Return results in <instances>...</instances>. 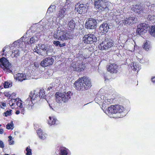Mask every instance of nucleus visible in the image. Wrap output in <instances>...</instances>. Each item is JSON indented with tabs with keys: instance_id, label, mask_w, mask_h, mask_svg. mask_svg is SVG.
<instances>
[{
	"instance_id": "obj_1",
	"label": "nucleus",
	"mask_w": 155,
	"mask_h": 155,
	"mask_svg": "<svg viewBox=\"0 0 155 155\" xmlns=\"http://www.w3.org/2000/svg\"><path fill=\"white\" fill-rule=\"evenodd\" d=\"M91 81L88 78L83 76L79 78L74 83V87L78 91H84L91 87Z\"/></svg>"
},
{
	"instance_id": "obj_2",
	"label": "nucleus",
	"mask_w": 155,
	"mask_h": 155,
	"mask_svg": "<svg viewBox=\"0 0 155 155\" xmlns=\"http://www.w3.org/2000/svg\"><path fill=\"white\" fill-rule=\"evenodd\" d=\"M54 36L58 40L63 41L68 40L72 38V35L69 31L67 30H58Z\"/></svg>"
},
{
	"instance_id": "obj_3",
	"label": "nucleus",
	"mask_w": 155,
	"mask_h": 155,
	"mask_svg": "<svg viewBox=\"0 0 155 155\" xmlns=\"http://www.w3.org/2000/svg\"><path fill=\"white\" fill-rule=\"evenodd\" d=\"M71 92L69 91L66 93L64 92L61 93L58 92L55 94V100L56 101L60 103L63 101L64 102H66L71 98Z\"/></svg>"
},
{
	"instance_id": "obj_4",
	"label": "nucleus",
	"mask_w": 155,
	"mask_h": 155,
	"mask_svg": "<svg viewBox=\"0 0 155 155\" xmlns=\"http://www.w3.org/2000/svg\"><path fill=\"white\" fill-rule=\"evenodd\" d=\"M37 97V94L32 92H31L29 95V97L25 102L24 105L26 106L27 109L30 110L34 108V104L33 103L32 101L35 100Z\"/></svg>"
},
{
	"instance_id": "obj_5",
	"label": "nucleus",
	"mask_w": 155,
	"mask_h": 155,
	"mask_svg": "<svg viewBox=\"0 0 155 155\" xmlns=\"http://www.w3.org/2000/svg\"><path fill=\"white\" fill-rule=\"evenodd\" d=\"M124 110V108L122 106L117 104L111 105L108 107L107 111L109 114L121 113Z\"/></svg>"
},
{
	"instance_id": "obj_6",
	"label": "nucleus",
	"mask_w": 155,
	"mask_h": 155,
	"mask_svg": "<svg viewBox=\"0 0 155 155\" xmlns=\"http://www.w3.org/2000/svg\"><path fill=\"white\" fill-rule=\"evenodd\" d=\"M0 64L1 67L6 73H8L12 72L10 69L11 64L5 58L2 57L0 59Z\"/></svg>"
},
{
	"instance_id": "obj_7",
	"label": "nucleus",
	"mask_w": 155,
	"mask_h": 155,
	"mask_svg": "<svg viewBox=\"0 0 155 155\" xmlns=\"http://www.w3.org/2000/svg\"><path fill=\"white\" fill-rule=\"evenodd\" d=\"M107 3L102 0H97L94 2V8L99 11H102L108 9Z\"/></svg>"
},
{
	"instance_id": "obj_8",
	"label": "nucleus",
	"mask_w": 155,
	"mask_h": 155,
	"mask_svg": "<svg viewBox=\"0 0 155 155\" xmlns=\"http://www.w3.org/2000/svg\"><path fill=\"white\" fill-rule=\"evenodd\" d=\"M97 40V38L94 35L90 33L85 35L82 38L84 43L86 44H92Z\"/></svg>"
},
{
	"instance_id": "obj_9",
	"label": "nucleus",
	"mask_w": 155,
	"mask_h": 155,
	"mask_svg": "<svg viewBox=\"0 0 155 155\" xmlns=\"http://www.w3.org/2000/svg\"><path fill=\"white\" fill-rule=\"evenodd\" d=\"M71 67L74 71L78 72L83 71L86 68V66L84 63L82 62L79 63L78 61L75 63H72Z\"/></svg>"
},
{
	"instance_id": "obj_10",
	"label": "nucleus",
	"mask_w": 155,
	"mask_h": 155,
	"mask_svg": "<svg viewBox=\"0 0 155 155\" xmlns=\"http://www.w3.org/2000/svg\"><path fill=\"white\" fill-rule=\"evenodd\" d=\"M113 42L111 40L106 39L98 45V48L101 50H107L113 46Z\"/></svg>"
},
{
	"instance_id": "obj_11",
	"label": "nucleus",
	"mask_w": 155,
	"mask_h": 155,
	"mask_svg": "<svg viewBox=\"0 0 155 155\" xmlns=\"http://www.w3.org/2000/svg\"><path fill=\"white\" fill-rule=\"evenodd\" d=\"M54 59L52 57H49L44 59L41 62L40 65L44 67L50 66L52 65Z\"/></svg>"
},
{
	"instance_id": "obj_12",
	"label": "nucleus",
	"mask_w": 155,
	"mask_h": 155,
	"mask_svg": "<svg viewBox=\"0 0 155 155\" xmlns=\"http://www.w3.org/2000/svg\"><path fill=\"white\" fill-rule=\"evenodd\" d=\"M97 24V22L95 19L90 18L86 21L85 26L88 29H94L96 28Z\"/></svg>"
},
{
	"instance_id": "obj_13",
	"label": "nucleus",
	"mask_w": 155,
	"mask_h": 155,
	"mask_svg": "<svg viewBox=\"0 0 155 155\" xmlns=\"http://www.w3.org/2000/svg\"><path fill=\"white\" fill-rule=\"evenodd\" d=\"M9 104L11 107L15 106V105L18 107L23 106L21 101L19 98H15V97H14L12 100L9 101Z\"/></svg>"
},
{
	"instance_id": "obj_14",
	"label": "nucleus",
	"mask_w": 155,
	"mask_h": 155,
	"mask_svg": "<svg viewBox=\"0 0 155 155\" xmlns=\"http://www.w3.org/2000/svg\"><path fill=\"white\" fill-rule=\"evenodd\" d=\"M107 70L111 74L116 73L118 71V67L114 63H110L107 66Z\"/></svg>"
},
{
	"instance_id": "obj_15",
	"label": "nucleus",
	"mask_w": 155,
	"mask_h": 155,
	"mask_svg": "<svg viewBox=\"0 0 155 155\" xmlns=\"http://www.w3.org/2000/svg\"><path fill=\"white\" fill-rule=\"evenodd\" d=\"M148 27V25L146 23H142L137 26V31L138 34H142L144 30H146Z\"/></svg>"
},
{
	"instance_id": "obj_16",
	"label": "nucleus",
	"mask_w": 155,
	"mask_h": 155,
	"mask_svg": "<svg viewBox=\"0 0 155 155\" xmlns=\"http://www.w3.org/2000/svg\"><path fill=\"white\" fill-rule=\"evenodd\" d=\"M75 6V10L80 14L84 13L87 11L86 5L85 4H80L79 6L76 8Z\"/></svg>"
},
{
	"instance_id": "obj_17",
	"label": "nucleus",
	"mask_w": 155,
	"mask_h": 155,
	"mask_svg": "<svg viewBox=\"0 0 155 155\" xmlns=\"http://www.w3.org/2000/svg\"><path fill=\"white\" fill-rule=\"evenodd\" d=\"M135 17L133 16H130L127 17H124V19L122 20V23L124 25L130 24L134 23Z\"/></svg>"
},
{
	"instance_id": "obj_18",
	"label": "nucleus",
	"mask_w": 155,
	"mask_h": 155,
	"mask_svg": "<svg viewBox=\"0 0 155 155\" xmlns=\"http://www.w3.org/2000/svg\"><path fill=\"white\" fill-rule=\"evenodd\" d=\"M66 13V9L62 7L61 8H60L57 14V17L60 19H62L65 17Z\"/></svg>"
},
{
	"instance_id": "obj_19",
	"label": "nucleus",
	"mask_w": 155,
	"mask_h": 155,
	"mask_svg": "<svg viewBox=\"0 0 155 155\" xmlns=\"http://www.w3.org/2000/svg\"><path fill=\"white\" fill-rule=\"evenodd\" d=\"M109 28V25L107 22H104L101 25L99 28L100 30L102 33L105 34L108 31Z\"/></svg>"
},
{
	"instance_id": "obj_20",
	"label": "nucleus",
	"mask_w": 155,
	"mask_h": 155,
	"mask_svg": "<svg viewBox=\"0 0 155 155\" xmlns=\"http://www.w3.org/2000/svg\"><path fill=\"white\" fill-rule=\"evenodd\" d=\"M131 10L135 13H138V14H140L143 12V8L140 5H133L131 8Z\"/></svg>"
},
{
	"instance_id": "obj_21",
	"label": "nucleus",
	"mask_w": 155,
	"mask_h": 155,
	"mask_svg": "<svg viewBox=\"0 0 155 155\" xmlns=\"http://www.w3.org/2000/svg\"><path fill=\"white\" fill-rule=\"evenodd\" d=\"M76 24L74 20L71 19L70 21L67 25V29L69 31H73L75 28Z\"/></svg>"
},
{
	"instance_id": "obj_22",
	"label": "nucleus",
	"mask_w": 155,
	"mask_h": 155,
	"mask_svg": "<svg viewBox=\"0 0 155 155\" xmlns=\"http://www.w3.org/2000/svg\"><path fill=\"white\" fill-rule=\"evenodd\" d=\"M15 79L16 80L22 81L25 79L26 76L25 74L22 73H18L14 75Z\"/></svg>"
},
{
	"instance_id": "obj_23",
	"label": "nucleus",
	"mask_w": 155,
	"mask_h": 155,
	"mask_svg": "<svg viewBox=\"0 0 155 155\" xmlns=\"http://www.w3.org/2000/svg\"><path fill=\"white\" fill-rule=\"evenodd\" d=\"M58 120L54 117H49V120H48V124L51 126L55 125L57 124Z\"/></svg>"
},
{
	"instance_id": "obj_24",
	"label": "nucleus",
	"mask_w": 155,
	"mask_h": 155,
	"mask_svg": "<svg viewBox=\"0 0 155 155\" xmlns=\"http://www.w3.org/2000/svg\"><path fill=\"white\" fill-rule=\"evenodd\" d=\"M67 150L65 147H61L59 153V155H68V152Z\"/></svg>"
},
{
	"instance_id": "obj_25",
	"label": "nucleus",
	"mask_w": 155,
	"mask_h": 155,
	"mask_svg": "<svg viewBox=\"0 0 155 155\" xmlns=\"http://www.w3.org/2000/svg\"><path fill=\"white\" fill-rule=\"evenodd\" d=\"M37 131V134L39 138L42 139H44L45 138V136L41 129H39Z\"/></svg>"
},
{
	"instance_id": "obj_26",
	"label": "nucleus",
	"mask_w": 155,
	"mask_h": 155,
	"mask_svg": "<svg viewBox=\"0 0 155 155\" xmlns=\"http://www.w3.org/2000/svg\"><path fill=\"white\" fill-rule=\"evenodd\" d=\"M4 94L6 97H9V99H11V100H12L14 98V97H15L13 93L10 94L9 92L8 91H5Z\"/></svg>"
},
{
	"instance_id": "obj_27",
	"label": "nucleus",
	"mask_w": 155,
	"mask_h": 155,
	"mask_svg": "<svg viewBox=\"0 0 155 155\" xmlns=\"http://www.w3.org/2000/svg\"><path fill=\"white\" fill-rule=\"evenodd\" d=\"M35 41V38L34 37H32L30 39H27V40L25 42L26 44H27L28 45L34 43Z\"/></svg>"
},
{
	"instance_id": "obj_28",
	"label": "nucleus",
	"mask_w": 155,
	"mask_h": 155,
	"mask_svg": "<svg viewBox=\"0 0 155 155\" xmlns=\"http://www.w3.org/2000/svg\"><path fill=\"white\" fill-rule=\"evenodd\" d=\"M143 48L146 51H148L150 48V44L146 41V42L144 43L143 45Z\"/></svg>"
},
{
	"instance_id": "obj_29",
	"label": "nucleus",
	"mask_w": 155,
	"mask_h": 155,
	"mask_svg": "<svg viewBox=\"0 0 155 155\" xmlns=\"http://www.w3.org/2000/svg\"><path fill=\"white\" fill-rule=\"evenodd\" d=\"M46 95L45 94V93L44 91V89H41L40 90L39 92V93L38 96L40 98H44Z\"/></svg>"
},
{
	"instance_id": "obj_30",
	"label": "nucleus",
	"mask_w": 155,
	"mask_h": 155,
	"mask_svg": "<svg viewBox=\"0 0 155 155\" xmlns=\"http://www.w3.org/2000/svg\"><path fill=\"white\" fill-rule=\"evenodd\" d=\"M149 32L151 35L155 37V26H152Z\"/></svg>"
},
{
	"instance_id": "obj_31",
	"label": "nucleus",
	"mask_w": 155,
	"mask_h": 155,
	"mask_svg": "<svg viewBox=\"0 0 155 155\" xmlns=\"http://www.w3.org/2000/svg\"><path fill=\"white\" fill-rule=\"evenodd\" d=\"M131 68L133 69V70L134 71H138L139 70L138 65H137V64L136 62H133L131 64Z\"/></svg>"
},
{
	"instance_id": "obj_32",
	"label": "nucleus",
	"mask_w": 155,
	"mask_h": 155,
	"mask_svg": "<svg viewBox=\"0 0 155 155\" xmlns=\"http://www.w3.org/2000/svg\"><path fill=\"white\" fill-rule=\"evenodd\" d=\"M8 141L9 142V144L10 145H13L14 144V141L12 139V136H9L8 137Z\"/></svg>"
},
{
	"instance_id": "obj_33",
	"label": "nucleus",
	"mask_w": 155,
	"mask_h": 155,
	"mask_svg": "<svg viewBox=\"0 0 155 155\" xmlns=\"http://www.w3.org/2000/svg\"><path fill=\"white\" fill-rule=\"evenodd\" d=\"M12 110H7L5 112L3 113V115L5 117L10 116L12 114Z\"/></svg>"
},
{
	"instance_id": "obj_34",
	"label": "nucleus",
	"mask_w": 155,
	"mask_h": 155,
	"mask_svg": "<svg viewBox=\"0 0 155 155\" xmlns=\"http://www.w3.org/2000/svg\"><path fill=\"white\" fill-rule=\"evenodd\" d=\"M30 148V147L29 146L26 148V150L27 151L26 155H31L32 154L31 150Z\"/></svg>"
},
{
	"instance_id": "obj_35",
	"label": "nucleus",
	"mask_w": 155,
	"mask_h": 155,
	"mask_svg": "<svg viewBox=\"0 0 155 155\" xmlns=\"http://www.w3.org/2000/svg\"><path fill=\"white\" fill-rule=\"evenodd\" d=\"M11 123H8V124L6 125V128L7 129L9 130L11 128V127H12L13 126V122L12 121L11 122Z\"/></svg>"
},
{
	"instance_id": "obj_36",
	"label": "nucleus",
	"mask_w": 155,
	"mask_h": 155,
	"mask_svg": "<svg viewBox=\"0 0 155 155\" xmlns=\"http://www.w3.org/2000/svg\"><path fill=\"white\" fill-rule=\"evenodd\" d=\"M13 54L14 55V56L15 57H17L19 55V51L18 49H16L14 50L12 52Z\"/></svg>"
},
{
	"instance_id": "obj_37",
	"label": "nucleus",
	"mask_w": 155,
	"mask_h": 155,
	"mask_svg": "<svg viewBox=\"0 0 155 155\" xmlns=\"http://www.w3.org/2000/svg\"><path fill=\"white\" fill-rule=\"evenodd\" d=\"M22 108L23 106L17 108L18 110H16L15 113V114L17 115H18L20 113V112L21 111V110H22Z\"/></svg>"
},
{
	"instance_id": "obj_38",
	"label": "nucleus",
	"mask_w": 155,
	"mask_h": 155,
	"mask_svg": "<svg viewBox=\"0 0 155 155\" xmlns=\"http://www.w3.org/2000/svg\"><path fill=\"white\" fill-rule=\"evenodd\" d=\"M10 85V84L9 82L6 81L4 84V87L5 88H8L9 87Z\"/></svg>"
},
{
	"instance_id": "obj_39",
	"label": "nucleus",
	"mask_w": 155,
	"mask_h": 155,
	"mask_svg": "<svg viewBox=\"0 0 155 155\" xmlns=\"http://www.w3.org/2000/svg\"><path fill=\"white\" fill-rule=\"evenodd\" d=\"M24 104H24V107H23L22 109V110H21V111L20 112V113H21V114H25V108H27L26 106L25 105H24Z\"/></svg>"
},
{
	"instance_id": "obj_40",
	"label": "nucleus",
	"mask_w": 155,
	"mask_h": 155,
	"mask_svg": "<svg viewBox=\"0 0 155 155\" xmlns=\"http://www.w3.org/2000/svg\"><path fill=\"white\" fill-rule=\"evenodd\" d=\"M1 104H2V106L1 104H0V108L4 109V108L3 107H5L6 106V103L4 102H1Z\"/></svg>"
},
{
	"instance_id": "obj_41",
	"label": "nucleus",
	"mask_w": 155,
	"mask_h": 155,
	"mask_svg": "<svg viewBox=\"0 0 155 155\" xmlns=\"http://www.w3.org/2000/svg\"><path fill=\"white\" fill-rule=\"evenodd\" d=\"M60 43V42L58 41H54L53 42V44L55 45L56 46L59 45Z\"/></svg>"
},
{
	"instance_id": "obj_42",
	"label": "nucleus",
	"mask_w": 155,
	"mask_h": 155,
	"mask_svg": "<svg viewBox=\"0 0 155 155\" xmlns=\"http://www.w3.org/2000/svg\"><path fill=\"white\" fill-rule=\"evenodd\" d=\"M4 147V145L3 141L0 140V147L3 148Z\"/></svg>"
},
{
	"instance_id": "obj_43",
	"label": "nucleus",
	"mask_w": 155,
	"mask_h": 155,
	"mask_svg": "<svg viewBox=\"0 0 155 155\" xmlns=\"http://www.w3.org/2000/svg\"><path fill=\"white\" fill-rule=\"evenodd\" d=\"M38 47H37V46L34 49V51L35 52H37L38 54H39V53H40L39 50L38 49Z\"/></svg>"
},
{
	"instance_id": "obj_44",
	"label": "nucleus",
	"mask_w": 155,
	"mask_h": 155,
	"mask_svg": "<svg viewBox=\"0 0 155 155\" xmlns=\"http://www.w3.org/2000/svg\"><path fill=\"white\" fill-rule=\"evenodd\" d=\"M78 59H80L81 58L83 59H84V57L82 54H79L78 56L77 57Z\"/></svg>"
},
{
	"instance_id": "obj_45",
	"label": "nucleus",
	"mask_w": 155,
	"mask_h": 155,
	"mask_svg": "<svg viewBox=\"0 0 155 155\" xmlns=\"http://www.w3.org/2000/svg\"><path fill=\"white\" fill-rule=\"evenodd\" d=\"M65 45V43H64L62 44H61L60 43L59 45V46L60 47H64Z\"/></svg>"
},
{
	"instance_id": "obj_46",
	"label": "nucleus",
	"mask_w": 155,
	"mask_h": 155,
	"mask_svg": "<svg viewBox=\"0 0 155 155\" xmlns=\"http://www.w3.org/2000/svg\"><path fill=\"white\" fill-rule=\"evenodd\" d=\"M152 81L153 83H155V77L151 78Z\"/></svg>"
},
{
	"instance_id": "obj_47",
	"label": "nucleus",
	"mask_w": 155,
	"mask_h": 155,
	"mask_svg": "<svg viewBox=\"0 0 155 155\" xmlns=\"http://www.w3.org/2000/svg\"><path fill=\"white\" fill-rule=\"evenodd\" d=\"M4 132V130L3 129H0V134H2Z\"/></svg>"
},
{
	"instance_id": "obj_48",
	"label": "nucleus",
	"mask_w": 155,
	"mask_h": 155,
	"mask_svg": "<svg viewBox=\"0 0 155 155\" xmlns=\"http://www.w3.org/2000/svg\"><path fill=\"white\" fill-rule=\"evenodd\" d=\"M5 48H3V49H2V52H5Z\"/></svg>"
},
{
	"instance_id": "obj_49",
	"label": "nucleus",
	"mask_w": 155,
	"mask_h": 155,
	"mask_svg": "<svg viewBox=\"0 0 155 155\" xmlns=\"http://www.w3.org/2000/svg\"><path fill=\"white\" fill-rule=\"evenodd\" d=\"M52 88V87H50L48 88V89L49 90H50V89H51Z\"/></svg>"
},
{
	"instance_id": "obj_50",
	"label": "nucleus",
	"mask_w": 155,
	"mask_h": 155,
	"mask_svg": "<svg viewBox=\"0 0 155 155\" xmlns=\"http://www.w3.org/2000/svg\"><path fill=\"white\" fill-rule=\"evenodd\" d=\"M51 7V6H50V7H49V8H48V10H49L50 9V8Z\"/></svg>"
},
{
	"instance_id": "obj_51",
	"label": "nucleus",
	"mask_w": 155,
	"mask_h": 155,
	"mask_svg": "<svg viewBox=\"0 0 155 155\" xmlns=\"http://www.w3.org/2000/svg\"><path fill=\"white\" fill-rule=\"evenodd\" d=\"M3 88V87L1 86H0V89H2Z\"/></svg>"
},
{
	"instance_id": "obj_52",
	"label": "nucleus",
	"mask_w": 155,
	"mask_h": 155,
	"mask_svg": "<svg viewBox=\"0 0 155 155\" xmlns=\"http://www.w3.org/2000/svg\"><path fill=\"white\" fill-rule=\"evenodd\" d=\"M36 64V63L35 62L34 63V65L35 66Z\"/></svg>"
},
{
	"instance_id": "obj_53",
	"label": "nucleus",
	"mask_w": 155,
	"mask_h": 155,
	"mask_svg": "<svg viewBox=\"0 0 155 155\" xmlns=\"http://www.w3.org/2000/svg\"><path fill=\"white\" fill-rule=\"evenodd\" d=\"M1 94H2V92H0V95H1Z\"/></svg>"
},
{
	"instance_id": "obj_54",
	"label": "nucleus",
	"mask_w": 155,
	"mask_h": 155,
	"mask_svg": "<svg viewBox=\"0 0 155 155\" xmlns=\"http://www.w3.org/2000/svg\"><path fill=\"white\" fill-rule=\"evenodd\" d=\"M3 54H3H3H2V55H3Z\"/></svg>"
},
{
	"instance_id": "obj_55",
	"label": "nucleus",
	"mask_w": 155,
	"mask_h": 155,
	"mask_svg": "<svg viewBox=\"0 0 155 155\" xmlns=\"http://www.w3.org/2000/svg\"><path fill=\"white\" fill-rule=\"evenodd\" d=\"M12 155H15V154H12Z\"/></svg>"
},
{
	"instance_id": "obj_56",
	"label": "nucleus",
	"mask_w": 155,
	"mask_h": 155,
	"mask_svg": "<svg viewBox=\"0 0 155 155\" xmlns=\"http://www.w3.org/2000/svg\"><path fill=\"white\" fill-rule=\"evenodd\" d=\"M67 1H69V0H66Z\"/></svg>"
},
{
	"instance_id": "obj_57",
	"label": "nucleus",
	"mask_w": 155,
	"mask_h": 155,
	"mask_svg": "<svg viewBox=\"0 0 155 155\" xmlns=\"http://www.w3.org/2000/svg\"><path fill=\"white\" fill-rule=\"evenodd\" d=\"M1 125L0 124V127L1 126Z\"/></svg>"
}]
</instances>
